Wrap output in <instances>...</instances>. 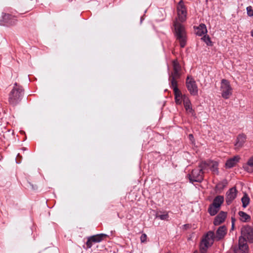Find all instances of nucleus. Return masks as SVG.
<instances>
[{"mask_svg": "<svg viewBox=\"0 0 253 253\" xmlns=\"http://www.w3.org/2000/svg\"><path fill=\"white\" fill-rule=\"evenodd\" d=\"M241 236L239 239V248L241 253H248L249 247L247 244L253 243V228L249 225L242 227Z\"/></svg>", "mask_w": 253, "mask_h": 253, "instance_id": "obj_1", "label": "nucleus"}, {"mask_svg": "<svg viewBox=\"0 0 253 253\" xmlns=\"http://www.w3.org/2000/svg\"><path fill=\"white\" fill-rule=\"evenodd\" d=\"M23 94L24 90L22 87L18 85L16 83H15L12 89L8 94L9 104L13 107L18 105L22 99Z\"/></svg>", "mask_w": 253, "mask_h": 253, "instance_id": "obj_2", "label": "nucleus"}, {"mask_svg": "<svg viewBox=\"0 0 253 253\" xmlns=\"http://www.w3.org/2000/svg\"><path fill=\"white\" fill-rule=\"evenodd\" d=\"M176 39L179 41L181 47H184L186 44L187 37L184 26L177 20L174 23Z\"/></svg>", "mask_w": 253, "mask_h": 253, "instance_id": "obj_3", "label": "nucleus"}, {"mask_svg": "<svg viewBox=\"0 0 253 253\" xmlns=\"http://www.w3.org/2000/svg\"><path fill=\"white\" fill-rule=\"evenodd\" d=\"M172 66L173 72L169 77V81L170 84H173V83L177 84L176 80L180 78L181 76V68L177 60H174L172 61Z\"/></svg>", "mask_w": 253, "mask_h": 253, "instance_id": "obj_4", "label": "nucleus"}, {"mask_svg": "<svg viewBox=\"0 0 253 253\" xmlns=\"http://www.w3.org/2000/svg\"><path fill=\"white\" fill-rule=\"evenodd\" d=\"M232 88L230 84V83L227 80L223 79L221 80L220 91L222 97L225 99H228L232 94Z\"/></svg>", "mask_w": 253, "mask_h": 253, "instance_id": "obj_5", "label": "nucleus"}, {"mask_svg": "<svg viewBox=\"0 0 253 253\" xmlns=\"http://www.w3.org/2000/svg\"><path fill=\"white\" fill-rule=\"evenodd\" d=\"M178 20L180 22L186 21L187 18V9L183 0H181L176 7Z\"/></svg>", "mask_w": 253, "mask_h": 253, "instance_id": "obj_6", "label": "nucleus"}, {"mask_svg": "<svg viewBox=\"0 0 253 253\" xmlns=\"http://www.w3.org/2000/svg\"><path fill=\"white\" fill-rule=\"evenodd\" d=\"M186 87L192 95H196L198 94V89L195 80L191 76H188L186 81Z\"/></svg>", "mask_w": 253, "mask_h": 253, "instance_id": "obj_7", "label": "nucleus"}, {"mask_svg": "<svg viewBox=\"0 0 253 253\" xmlns=\"http://www.w3.org/2000/svg\"><path fill=\"white\" fill-rule=\"evenodd\" d=\"M189 179L191 183L194 182H201L204 179V172L198 168L195 169L192 171L191 173L189 175Z\"/></svg>", "mask_w": 253, "mask_h": 253, "instance_id": "obj_8", "label": "nucleus"}, {"mask_svg": "<svg viewBox=\"0 0 253 253\" xmlns=\"http://www.w3.org/2000/svg\"><path fill=\"white\" fill-rule=\"evenodd\" d=\"M17 19L16 17L9 14L4 13L2 14V18L0 20V24L6 26H12L16 24Z\"/></svg>", "mask_w": 253, "mask_h": 253, "instance_id": "obj_9", "label": "nucleus"}, {"mask_svg": "<svg viewBox=\"0 0 253 253\" xmlns=\"http://www.w3.org/2000/svg\"><path fill=\"white\" fill-rule=\"evenodd\" d=\"M107 235L105 234H99L92 236L89 237L86 243V245L88 248H90L92 246V243H99L102 241L104 238L107 237Z\"/></svg>", "mask_w": 253, "mask_h": 253, "instance_id": "obj_10", "label": "nucleus"}, {"mask_svg": "<svg viewBox=\"0 0 253 253\" xmlns=\"http://www.w3.org/2000/svg\"><path fill=\"white\" fill-rule=\"evenodd\" d=\"M34 0H25L20 5V11H24L25 13L31 10L35 6Z\"/></svg>", "mask_w": 253, "mask_h": 253, "instance_id": "obj_11", "label": "nucleus"}, {"mask_svg": "<svg viewBox=\"0 0 253 253\" xmlns=\"http://www.w3.org/2000/svg\"><path fill=\"white\" fill-rule=\"evenodd\" d=\"M170 86L173 90L175 101L177 104H181L182 101L183 95L182 94L181 91L177 87V84L173 83V84H170Z\"/></svg>", "mask_w": 253, "mask_h": 253, "instance_id": "obj_12", "label": "nucleus"}, {"mask_svg": "<svg viewBox=\"0 0 253 253\" xmlns=\"http://www.w3.org/2000/svg\"><path fill=\"white\" fill-rule=\"evenodd\" d=\"M237 190L235 187L230 188L226 194V202L227 205H230L236 198Z\"/></svg>", "mask_w": 253, "mask_h": 253, "instance_id": "obj_13", "label": "nucleus"}, {"mask_svg": "<svg viewBox=\"0 0 253 253\" xmlns=\"http://www.w3.org/2000/svg\"><path fill=\"white\" fill-rule=\"evenodd\" d=\"M227 233V228L225 226H220L216 231L215 239L218 241L222 239Z\"/></svg>", "mask_w": 253, "mask_h": 253, "instance_id": "obj_14", "label": "nucleus"}, {"mask_svg": "<svg viewBox=\"0 0 253 253\" xmlns=\"http://www.w3.org/2000/svg\"><path fill=\"white\" fill-rule=\"evenodd\" d=\"M227 216V213L224 211H221L215 217L213 224L214 225L217 226L223 223L225 220Z\"/></svg>", "mask_w": 253, "mask_h": 253, "instance_id": "obj_15", "label": "nucleus"}, {"mask_svg": "<svg viewBox=\"0 0 253 253\" xmlns=\"http://www.w3.org/2000/svg\"><path fill=\"white\" fill-rule=\"evenodd\" d=\"M246 141V136L244 134H240L238 136L235 144L236 149L242 147Z\"/></svg>", "mask_w": 253, "mask_h": 253, "instance_id": "obj_16", "label": "nucleus"}, {"mask_svg": "<svg viewBox=\"0 0 253 253\" xmlns=\"http://www.w3.org/2000/svg\"><path fill=\"white\" fill-rule=\"evenodd\" d=\"M212 245L211 243L206 241L204 239L201 242L200 246V250L201 253H207V250Z\"/></svg>", "mask_w": 253, "mask_h": 253, "instance_id": "obj_17", "label": "nucleus"}, {"mask_svg": "<svg viewBox=\"0 0 253 253\" xmlns=\"http://www.w3.org/2000/svg\"><path fill=\"white\" fill-rule=\"evenodd\" d=\"M239 159L240 157L238 156H236L228 160L225 164L226 167L227 168L233 167L239 162Z\"/></svg>", "mask_w": 253, "mask_h": 253, "instance_id": "obj_18", "label": "nucleus"}, {"mask_svg": "<svg viewBox=\"0 0 253 253\" xmlns=\"http://www.w3.org/2000/svg\"><path fill=\"white\" fill-rule=\"evenodd\" d=\"M196 34L197 35L202 36L207 33V29L206 26L204 24H201L200 25L196 28Z\"/></svg>", "mask_w": 253, "mask_h": 253, "instance_id": "obj_19", "label": "nucleus"}, {"mask_svg": "<svg viewBox=\"0 0 253 253\" xmlns=\"http://www.w3.org/2000/svg\"><path fill=\"white\" fill-rule=\"evenodd\" d=\"M244 168L246 171L249 173L253 172V156L249 159L246 165L244 166Z\"/></svg>", "mask_w": 253, "mask_h": 253, "instance_id": "obj_20", "label": "nucleus"}, {"mask_svg": "<svg viewBox=\"0 0 253 253\" xmlns=\"http://www.w3.org/2000/svg\"><path fill=\"white\" fill-rule=\"evenodd\" d=\"M224 201L223 196H217L213 199L212 204L220 209V207Z\"/></svg>", "mask_w": 253, "mask_h": 253, "instance_id": "obj_21", "label": "nucleus"}, {"mask_svg": "<svg viewBox=\"0 0 253 253\" xmlns=\"http://www.w3.org/2000/svg\"><path fill=\"white\" fill-rule=\"evenodd\" d=\"M214 239H215L214 233L213 231H209L207 233L203 239L206 241L211 243V245H212Z\"/></svg>", "mask_w": 253, "mask_h": 253, "instance_id": "obj_22", "label": "nucleus"}, {"mask_svg": "<svg viewBox=\"0 0 253 253\" xmlns=\"http://www.w3.org/2000/svg\"><path fill=\"white\" fill-rule=\"evenodd\" d=\"M238 214L240 216V219L243 222H247L251 219V216L244 211H240Z\"/></svg>", "mask_w": 253, "mask_h": 253, "instance_id": "obj_23", "label": "nucleus"}, {"mask_svg": "<svg viewBox=\"0 0 253 253\" xmlns=\"http://www.w3.org/2000/svg\"><path fill=\"white\" fill-rule=\"evenodd\" d=\"M219 208L216 207V206L213 205L212 204H211L208 209V211L210 214L211 216L215 215L219 211Z\"/></svg>", "mask_w": 253, "mask_h": 253, "instance_id": "obj_24", "label": "nucleus"}, {"mask_svg": "<svg viewBox=\"0 0 253 253\" xmlns=\"http://www.w3.org/2000/svg\"><path fill=\"white\" fill-rule=\"evenodd\" d=\"M210 162H205L203 161L201 162L199 165V169L201 170L202 171H203L208 167H210L211 166V164H210Z\"/></svg>", "mask_w": 253, "mask_h": 253, "instance_id": "obj_25", "label": "nucleus"}, {"mask_svg": "<svg viewBox=\"0 0 253 253\" xmlns=\"http://www.w3.org/2000/svg\"><path fill=\"white\" fill-rule=\"evenodd\" d=\"M241 200L243 204V207L244 208H246L250 203V199L247 194H245V195L242 197Z\"/></svg>", "mask_w": 253, "mask_h": 253, "instance_id": "obj_26", "label": "nucleus"}, {"mask_svg": "<svg viewBox=\"0 0 253 253\" xmlns=\"http://www.w3.org/2000/svg\"><path fill=\"white\" fill-rule=\"evenodd\" d=\"M184 104V106L185 107L186 111L188 113H191L192 115H193L194 111L192 109L191 103L190 102V103H187L186 104Z\"/></svg>", "mask_w": 253, "mask_h": 253, "instance_id": "obj_27", "label": "nucleus"}, {"mask_svg": "<svg viewBox=\"0 0 253 253\" xmlns=\"http://www.w3.org/2000/svg\"><path fill=\"white\" fill-rule=\"evenodd\" d=\"M210 164H211V166L210 167H211V170L213 172H217L218 171V163L216 162H210Z\"/></svg>", "mask_w": 253, "mask_h": 253, "instance_id": "obj_28", "label": "nucleus"}, {"mask_svg": "<svg viewBox=\"0 0 253 253\" xmlns=\"http://www.w3.org/2000/svg\"><path fill=\"white\" fill-rule=\"evenodd\" d=\"M202 39L207 43V45H211V42L209 36H207L205 35L203 38H202Z\"/></svg>", "mask_w": 253, "mask_h": 253, "instance_id": "obj_29", "label": "nucleus"}, {"mask_svg": "<svg viewBox=\"0 0 253 253\" xmlns=\"http://www.w3.org/2000/svg\"><path fill=\"white\" fill-rule=\"evenodd\" d=\"M157 217L161 220H167L169 217V215H168V213H166V214L158 215H157Z\"/></svg>", "mask_w": 253, "mask_h": 253, "instance_id": "obj_30", "label": "nucleus"}, {"mask_svg": "<svg viewBox=\"0 0 253 253\" xmlns=\"http://www.w3.org/2000/svg\"><path fill=\"white\" fill-rule=\"evenodd\" d=\"M247 13L249 16H253V10L252 9L251 6H248L247 7Z\"/></svg>", "mask_w": 253, "mask_h": 253, "instance_id": "obj_31", "label": "nucleus"}, {"mask_svg": "<svg viewBox=\"0 0 253 253\" xmlns=\"http://www.w3.org/2000/svg\"><path fill=\"white\" fill-rule=\"evenodd\" d=\"M182 101L183 102V104H186L187 103L191 102L188 97L186 95H183Z\"/></svg>", "mask_w": 253, "mask_h": 253, "instance_id": "obj_32", "label": "nucleus"}, {"mask_svg": "<svg viewBox=\"0 0 253 253\" xmlns=\"http://www.w3.org/2000/svg\"><path fill=\"white\" fill-rule=\"evenodd\" d=\"M147 238V235L145 233L142 234L140 237V240H141V243L146 242Z\"/></svg>", "mask_w": 253, "mask_h": 253, "instance_id": "obj_33", "label": "nucleus"}, {"mask_svg": "<svg viewBox=\"0 0 253 253\" xmlns=\"http://www.w3.org/2000/svg\"><path fill=\"white\" fill-rule=\"evenodd\" d=\"M189 138L191 141H193V140H194V136L192 134L189 135Z\"/></svg>", "mask_w": 253, "mask_h": 253, "instance_id": "obj_34", "label": "nucleus"}, {"mask_svg": "<svg viewBox=\"0 0 253 253\" xmlns=\"http://www.w3.org/2000/svg\"><path fill=\"white\" fill-rule=\"evenodd\" d=\"M232 228L233 229L234 228V220L233 219V218H232Z\"/></svg>", "mask_w": 253, "mask_h": 253, "instance_id": "obj_35", "label": "nucleus"}, {"mask_svg": "<svg viewBox=\"0 0 253 253\" xmlns=\"http://www.w3.org/2000/svg\"><path fill=\"white\" fill-rule=\"evenodd\" d=\"M31 186H32V188L33 189H34V190L37 188V187H34V186H33V185H31Z\"/></svg>", "mask_w": 253, "mask_h": 253, "instance_id": "obj_36", "label": "nucleus"}, {"mask_svg": "<svg viewBox=\"0 0 253 253\" xmlns=\"http://www.w3.org/2000/svg\"><path fill=\"white\" fill-rule=\"evenodd\" d=\"M251 36L253 37V30L251 31Z\"/></svg>", "mask_w": 253, "mask_h": 253, "instance_id": "obj_37", "label": "nucleus"}, {"mask_svg": "<svg viewBox=\"0 0 253 253\" xmlns=\"http://www.w3.org/2000/svg\"><path fill=\"white\" fill-rule=\"evenodd\" d=\"M17 157H20V154H18Z\"/></svg>", "mask_w": 253, "mask_h": 253, "instance_id": "obj_38", "label": "nucleus"}, {"mask_svg": "<svg viewBox=\"0 0 253 253\" xmlns=\"http://www.w3.org/2000/svg\"><path fill=\"white\" fill-rule=\"evenodd\" d=\"M194 253H198V252L195 251Z\"/></svg>", "mask_w": 253, "mask_h": 253, "instance_id": "obj_39", "label": "nucleus"}]
</instances>
